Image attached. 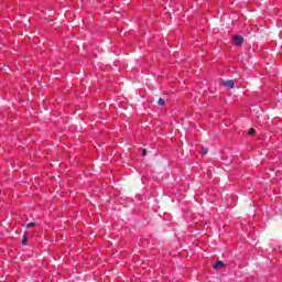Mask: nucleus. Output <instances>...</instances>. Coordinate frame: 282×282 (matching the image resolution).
<instances>
[{
	"instance_id": "f257e3e1",
	"label": "nucleus",
	"mask_w": 282,
	"mask_h": 282,
	"mask_svg": "<svg viewBox=\"0 0 282 282\" xmlns=\"http://www.w3.org/2000/svg\"><path fill=\"white\" fill-rule=\"evenodd\" d=\"M234 44L237 47H241V45H243V36H241V35L234 36Z\"/></svg>"
},
{
	"instance_id": "f03ea898",
	"label": "nucleus",
	"mask_w": 282,
	"mask_h": 282,
	"mask_svg": "<svg viewBox=\"0 0 282 282\" xmlns=\"http://www.w3.org/2000/svg\"><path fill=\"white\" fill-rule=\"evenodd\" d=\"M223 85L225 87H228L229 89H235V80H232V79H228L226 82H223Z\"/></svg>"
},
{
	"instance_id": "7ed1b4c3",
	"label": "nucleus",
	"mask_w": 282,
	"mask_h": 282,
	"mask_svg": "<svg viewBox=\"0 0 282 282\" xmlns=\"http://www.w3.org/2000/svg\"><path fill=\"white\" fill-rule=\"evenodd\" d=\"M219 268H226V264L224 263V261L219 260L214 264V270H217Z\"/></svg>"
},
{
	"instance_id": "20e7f679",
	"label": "nucleus",
	"mask_w": 282,
	"mask_h": 282,
	"mask_svg": "<svg viewBox=\"0 0 282 282\" xmlns=\"http://www.w3.org/2000/svg\"><path fill=\"white\" fill-rule=\"evenodd\" d=\"M158 105H160L161 107H164V105H166V101H164L163 98H160L158 101Z\"/></svg>"
},
{
	"instance_id": "39448f33",
	"label": "nucleus",
	"mask_w": 282,
	"mask_h": 282,
	"mask_svg": "<svg viewBox=\"0 0 282 282\" xmlns=\"http://www.w3.org/2000/svg\"><path fill=\"white\" fill-rule=\"evenodd\" d=\"M26 245H28V236H23L22 246H26Z\"/></svg>"
},
{
	"instance_id": "423d86ee",
	"label": "nucleus",
	"mask_w": 282,
	"mask_h": 282,
	"mask_svg": "<svg viewBox=\"0 0 282 282\" xmlns=\"http://www.w3.org/2000/svg\"><path fill=\"white\" fill-rule=\"evenodd\" d=\"M257 133V130H254V128H251L249 130V135H254Z\"/></svg>"
},
{
	"instance_id": "0eeeda50",
	"label": "nucleus",
	"mask_w": 282,
	"mask_h": 282,
	"mask_svg": "<svg viewBox=\"0 0 282 282\" xmlns=\"http://www.w3.org/2000/svg\"><path fill=\"white\" fill-rule=\"evenodd\" d=\"M34 226H36V223H29L26 225V228H34Z\"/></svg>"
},
{
	"instance_id": "6e6552de",
	"label": "nucleus",
	"mask_w": 282,
	"mask_h": 282,
	"mask_svg": "<svg viewBox=\"0 0 282 282\" xmlns=\"http://www.w3.org/2000/svg\"><path fill=\"white\" fill-rule=\"evenodd\" d=\"M206 153H208V148L203 149L202 155H206Z\"/></svg>"
},
{
	"instance_id": "1a4fd4ad",
	"label": "nucleus",
	"mask_w": 282,
	"mask_h": 282,
	"mask_svg": "<svg viewBox=\"0 0 282 282\" xmlns=\"http://www.w3.org/2000/svg\"><path fill=\"white\" fill-rule=\"evenodd\" d=\"M142 153L143 155H147V149H143Z\"/></svg>"
}]
</instances>
